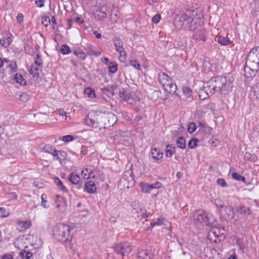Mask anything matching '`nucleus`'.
<instances>
[{"label":"nucleus","mask_w":259,"mask_h":259,"mask_svg":"<svg viewBox=\"0 0 259 259\" xmlns=\"http://www.w3.org/2000/svg\"><path fill=\"white\" fill-rule=\"evenodd\" d=\"M162 187V184L160 182H157L155 183L150 184L151 190L153 189H159Z\"/></svg>","instance_id":"obj_54"},{"label":"nucleus","mask_w":259,"mask_h":259,"mask_svg":"<svg viewBox=\"0 0 259 259\" xmlns=\"http://www.w3.org/2000/svg\"><path fill=\"white\" fill-rule=\"evenodd\" d=\"M39 147L43 151L51 154L52 156L56 150V148L52 145L47 144L44 143H41Z\"/></svg>","instance_id":"obj_15"},{"label":"nucleus","mask_w":259,"mask_h":259,"mask_svg":"<svg viewBox=\"0 0 259 259\" xmlns=\"http://www.w3.org/2000/svg\"><path fill=\"white\" fill-rule=\"evenodd\" d=\"M112 41L115 46L116 51L120 54L119 60L124 62L126 60V52L123 48V42L118 37H114Z\"/></svg>","instance_id":"obj_5"},{"label":"nucleus","mask_w":259,"mask_h":259,"mask_svg":"<svg viewBox=\"0 0 259 259\" xmlns=\"http://www.w3.org/2000/svg\"><path fill=\"white\" fill-rule=\"evenodd\" d=\"M203 88L208 96L217 92L226 95L230 90V84L227 83L226 78L222 76L211 77L204 84Z\"/></svg>","instance_id":"obj_2"},{"label":"nucleus","mask_w":259,"mask_h":259,"mask_svg":"<svg viewBox=\"0 0 259 259\" xmlns=\"http://www.w3.org/2000/svg\"><path fill=\"white\" fill-rule=\"evenodd\" d=\"M161 19V15L159 14H155L152 18L153 23L157 24Z\"/></svg>","instance_id":"obj_55"},{"label":"nucleus","mask_w":259,"mask_h":259,"mask_svg":"<svg viewBox=\"0 0 259 259\" xmlns=\"http://www.w3.org/2000/svg\"><path fill=\"white\" fill-rule=\"evenodd\" d=\"M34 64L37 66H42L43 61L41 59V55L39 54H37L34 57Z\"/></svg>","instance_id":"obj_44"},{"label":"nucleus","mask_w":259,"mask_h":259,"mask_svg":"<svg viewBox=\"0 0 259 259\" xmlns=\"http://www.w3.org/2000/svg\"><path fill=\"white\" fill-rule=\"evenodd\" d=\"M55 183L57 186L58 189L60 190L67 192H68V190L67 188L63 185L62 182L60 180L59 178L56 177L54 180Z\"/></svg>","instance_id":"obj_29"},{"label":"nucleus","mask_w":259,"mask_h":259,"mask_svg":"<svg viewBox=\"0 0 259 259\" xmlns=\"http://www.w3.org/2000/svg\"><path fill=\"white\" fill-rule=\"evenodd\" d=\"M130 65L138 69V70H141V65L136 60H132L129 62Z\"/></svg>","instance_id":"obj_50"},{"label":"nucleus","mask_w":259,"mask_h":259,"mask_svg":"<svg viewBox=\"0 0 259 259\" xmlns=\"http://www.w3.org/2000/svg\"><path fill=\"white\" fill-rule=\"evenodd\" d=\"M47 198V196L46 194L44 193L41 195V205L45 208H48L50 207V204H49V202H48Z\"/></svg>","instance_id":"obj_37"},{"label":"nucleus","mask_w":259,"mask_h":259,"mask_svg":"<svg viewBox=\"0 0 259 259\" xmlns=\"http://www.w3.org/2000/svg\"><path fill=\"white\" fill-rule=\"evenodd\" d=\"M198 125L202 128H205L206 127V123L204 121H199L198 123Z\"/></svg>","instance_id":"obj_61"},{"label":"nucleus","mask_w":259,"mask_h":259,"mask_svg":"<svg viewBox=\"0 0 259 259\" xmlns=\"http://www.w3.org/2000/svg\"><path fill=\"white\" fill-rule=\"evenodd\" d=\"M246 64L259 66V47L252 49L246 57Z\"/></svg>","instance_id":"obj_7"},{"label":"nucleus","mask_w":259,"mask_h":259,"mask_svg":"<svg viewBox=\"0 0 259 259\" xmlns=\"http://www.w3.org/2000/svg\"><path fill=\"white\" fill-rule=\"evenodd\" d=\"M140 186L141 189V191L144 193H150L151 189L150 184L145 182H141L140 184Z\"/></svg>","instance_id":"obj_35"},{"label":"nucleus","mask_w":259,"mask_h":259,"mask_svg":"<svg viewBox=\"0 0 259 259\" xmlns=\"http://www.w3.org/2000/svg\"><path fill=\"white\" fill-rule=\"evenodd\" d=\"M87 52L88 55L98 57L101 55V50L91 44L88 45L86 48Z\"/></svg>","instance_id":"obj_12"},{"label":"nucleus","mask_w":259,"mask_h":259,"mask_svg":"<svg viewBox=\"0 0 259 259\" xmlns=\"http://www.w3.org/2000/svg\"><path fill=\"white\" fill-rule=\"evenodd\" d=\"M256 156L254 154H251L248 152H246L244 154V159L245 160L249 161H254Z\"/></svg>","instance_id":"obj_45"},{"label":"nucleus","mask_w":259,"mask_h":259,"mask_svg":"<svg viewBox=\"0 0 259 259\" xmlns=\"http://www.w3.org/2000/svg\"><path fill=\"white\" fill-rule=\"evenodd\" d=\"M6 67L9 68L11 72H16L18 69V66L16 61H12L5 58Z\"/></svg>","instance_id":"obj_16"},{"label":"nucleus","mask_w":259,"mask_h":259,"mask_svg":"<svg viewBox=\"0 0 259 259\" xmlns=\"http://www.w3.org/2000/svg\"><path fill=\"white\" fill-rule=\"evenodd\" d=\"M194 221L199 224L211 226L215 222L216 219L212 213L199 210L194 215Z\"/></svg>","instance_id":"obj_4"},{"label":"nucleus","mask_w":259,"mask_h":259,"mask_svg":"<svg viewBox=\"0 0 259 259\" xmlns=\"http://www.w3.org/2000/svg\"><path fill=\"white\" fill-rule=\"evenodd\" d=\"M31 226L30 221H18L16 223V228L20 232H23L27 229H28Z\"/></svg>","instance_id":"obj_13"},{"label":"nucleus","mask_w":259,"mask_h":259,"mask_svg":"<svg viewBox=\"0 0 259 259\" xmlns=\"http://www.w3.org/2000/svg\"><path fill=\"white\" fill-rule=\"evenodd\" d=\"M70 227L64 224L56 225L53 229V236L59 242H66L71 239Z\"/></svg>","instance_id":"obj_3"},{"label":"nucleus","mask_w":259,"mask_h":259,"mask_svg":"<svg viewBox=\"0 0 259 259\" xmlns=\"http://www.w3.org/2000/svg\"><path fill=\"white\" fill-rule=\"evenodd\" d=\"M183 92L184 94L187 97H189L191 95L192 90L188 87H184L183 88Z\"/></svg>","instance_id":"obj_53"},{"label":"nucleus","mask_w":259,"mask_h":259,"mask_svg":"<svg viewBox=\"0 0 259 259\" xmlns=\"http://www.w3.org/2000/svg\"><path fill=\"white\" fill-rule=\"evenodd\" d=\"M84 124L87 125L97 128L99 127V123L97 121V116L95 113L90 112L85 117L84 120Z\"/></svg>","instance_id":"obj_8"},{"label":"nucleus","mask_w":259,"mask_h":259,"mask_svg":"<svg viewBox=\"0 0 259 259\" xmlns=\"http://www.w3.org/2000/svg\"><path fill=\"white\" fill-rule=\"evenodd\" d=\"M119 17L118 10L117 9L112 10L111 14V19L112 20L116 22L117 21Z\"/></svg>","instance_id":"obj_46"},{"label":"nucleus","mask_w":259,"mask_h":259,"mask_svg":"<svg viewBox=\"0 0 259 259\" xmlns=\"http://www.w3.org/2000/svg\"><path fill=\"white\" fill-rule=\"evenodd\" d=\"M197 128V126L196 124L193 122H191L189 123L188 127H187V131L189 133H194Z\"/></svg>","instance_id":"obj_48"},{"label":"nucleus","mask_w":259,"mask_h":259,"mask_svg":"<svg viewBox=\"0 0 259 259\" xmlns=\"http://www.w3.org/2000/svg\"><path fill=\"white\" fill-rule=\"evenodd\" d=\"M163 219L162 218H159L157 219L156 221L152 222L150 224V225L153 227L155 226H160L163 224Z\"/></svg>","instance_id":"obj_51"},{"label":"nucleus","mask_w":259,"mask_h":259,"mask_svg":"<svg viewBox=\"0 0 259 259\" xmlns=\"http://www.w3.org/2000/svg\"><path fill=\"white\" fill-rule=\"evenodd\" d=\"M40 66H35L34 65H32L30 66V69L29 70L30 74H31L33 77H38L39 76V71L40 70ZM41 67L42 66H40Z\"/></svg>","instance_id":"obj_26"},{"label":"nucleus","mask_w":259,"mask_h":259,"mask_svg":"<svg viewBox=\"0 0 259 259\" xmlns=\"http://www.w3.org/2000/svg\"><path fill=\"white\" fill-rule=\"evenodd\" d=\"M107 16V13L105 12L99 11H97L95 15V17L99 20H102Z\"/></svg>","instance_id":"obj_42"},{"label":"nucleus","mask_w":259,"mask_h":259,"mask_svg":"<svg viewBox=\"0 0 259 259\" xmlns=\"http://www.w3.org/2000/svg\"><path fill=\"white\" fill-rule=\"evenodd\" d=\"M55 202L56 204V207L58 208H60V207H62L65 204V201L64 198L59 195H57L56 196V199L55 200Z\"/></svg>","instance_id":"obj_27"},{"label":"nucleus","mask_w":259,"mask_h":259,"mask_svg":"<svg viewBox=\"0 0 259 259\" xmlns=\"http://www.w3.org/2000/svg\"><path fill=\"white\" fill-rule=\"evenodd\" d=\"M197 15V11L196 10H186L180 17L179 25L190 31L196 30L192 36L193 39L205 41L206 40V37L204 34V30L201 28L197 29L196 23L194 21Z\"/></svg>","instance_id":"obj_1"},{"label":"nucleus","mask_w":259,"mask_h":259,"mask_svg":"<svg viewBox=\"0 0 259 259\" xmlns=\"http://www.w3.org/2000/svg\"><path fill=\"white\" fill-rule=\"evenodd\" d=\"M132 206L135 209H136L139 206V202L138 201H135L133 202Z\"/></svg>","instance_id":"obj_62"},{"label":"nucleus","mask_w":259,"mask_h":259,"mask_svg":"<svg viewBox=\"0 0 259 259\" xmlns=\"http://www.w3.org/2000/svg\"><path fill=\"white\" fill-rule=\"evenodd\" d=\"M113 249L117 254L121 256L127 255L132 250L131 246L127 242L115 244L113 246Z\"/></svg>","instance_id":"obj_6"},{"label":"nucleus","mask_w":259,"mask_h":259,"mask_svg":"<svg viewBox=\"0 0 259 259\" xmlns=\"http://www.w3.org/2000/svg\"><path fill=\"white\" fill-rule=\"evenodd\" d=\"M59 113L60 115L62 116H66L67 114V113L63 109H60L59 110Z\"/></svg>","instance_id":"obj_64"},{"label":"nucleus","mask_w":259,"mask_h":259,"mask_svg":"<svg viewBox=\"0 0 259 259\" xmlns=\"http://www.w3.org/2000/svg\"><path fill=\"white\" fill-rule=\"evenodd\" d=\"M244 74L246 77H253L255 76L259 70V66L252 65H247L245 63L244 66Z\"/></svg>","instance_id":"obj_9"},{"label":"nucleus","mask_w":259,"mask_h":259,"mask_svg":"<svg viewBox=\"0 0 259 259\" xmlns=\"http://www.w3.org/2000/svg\"><path fill=\"white\" fill-rule=\"evenodd\" d=\"M12 41V40L10 37L3 38V47L5 48L8 47L11 44Z\"/></svg>","instance_id":"obj_49"},{"label":"nucleus","mask_w":259,"mask_h":259,"mask_svg":"<svg viewBox=\"0 0 259 259\" xmlns=\"http://www.w3.org/2000/svg\"><path fill=\"white\" fill-rule=\"evenodd\" d=\"M74 139V138L73 137V136L72 135H66V136H64L63 137H60L59 138V140H62L63 142H64L65 143L71 142V141H73Z\"/></svg>","instance_id":"obj_43"},{"label":"nucleus","mask_w":259,"mask_h":259,"mask_svg":"<svg viewBox=\"0 0 259 259\" xmlns=\"http://www.w3.org/2000/svg\"><path fill=\"white\" fill-rule=\"evenodd\" d=\"M236 211L240 214H250V210L249 207L245 206L244 205L238 206L236 207Z\"/></svg>","instance_id":"obj_24"},{"label":"nucleus","mask_w":259,"mask_h":259,"mask_svg":"<svg viewBox=\"0 0 259 259\" xmlns=\"http://www.w3.org/2000/svg\"><path fill=\"white\" fill-rule=\"evenodd\" d=\"M151 156L156 160H159L163 157V153L158 149L154 148L151 149Z\"/></svg>","instance_id":"obj_21"},{"label":"nucleus","mask_w":259,"mask_h":259,"mask_svg":"<svg viewBox=\"0 0 259 259\" xmlns=\"http://www.w3.org/2000/svg\"><path fill=\"white\" fill-rule=\"evenodd\" d=\"M46 0H37L35 1V4L38 8H42L45 6V3Z\"/></svg>","instance_id":"obj_57"},{"label":"nucleus","mask_w":259,"mask_h":259,"mask_svg":"<svg viewBox=\"0 0 259 259\" xmlns=\"http://www.w3.org/2000/svg\"><path fill=\"white\" fill-rule=\"evenodd\" d=\"M198 140L196 139L192 138L188 142V147L190 149H194L197 145Z\"/></svg>","instance_id":"obj_47"},{"label":"nucleus","mask_w":259,"mask_h":259,"mask_svg":"<svg viewBox=\"0 0 259 259\" xmlns=\"http://www.w3.org/2000/svg\"><path fill=\"white\" fill-rule=\"evenodd\" d=\"M84 94L89 98H94L96 97L95 90L91 88H85L84 91Z\"/></svg>","instance_id":"obj_33"},{"label":"nucleus","mask_w":259,"mask_h":259,"mask_svg":"<svg viewBox=\"0 0 259 259\" xmlns=\"http://www.w3.org/2000/svg\"><path fill=\"white\" fill-rule=\"evenodd\" d=\"M223 235H220L217 233V230L215 229H212L210 231L208 234V238L210 240L211 242L214 243L220 242L222 240V238H223Z\"/></svg>","instance_id":"obj_11"},{"label":"nucleus","mask_w":259,"mask_h":259,"mask_svg":"<svg viewBox=\"0 0 259 259\" xmlns=\"http://www.w3.org/2000/svg\"><path fill=\"white\" fill-rule=\"evenodd\" d=\"M83 190L90 194L95 193L96 187L95 182L91 180L86 182L84 184Z\"/></svg>","instance_id":"obj_14"},{"label":"nucleus","mask_w":259,"mask_h":259,"mask_svg":"<svg viewBox=\"0 0 259 259\" xmlns=\"http://www.w3.org/2000/svg\"><path fill=\"white\" fill-rule=\"evenodd\" d=\"M164 90L169 94H174L177 90L176 84L171 82V80L163 87Z\"/></svg>","instance_id":"obj_18"},{"label":"nucleus","mask_w":259,"mask_h":259,"mask_svg":"<svg viewBox=\"0 0 259 259\" xmlns=\"http://www.w3.org/2000/svg\"><path fill=\"white\" fill-rule=\"evenodd\" d=\"M68 180L77 189H80L82 187V184L80 183V178L78 175L71 173L69 176Z\"/></svg>","instance_id":"obj_10"},{"label":"nucleus","mask_w":259,"mask_h":259,"mask_svg":"<svg viewBox=\"0 0 259 259\" xmlns=\"http://www.w3.org/2000/svg\"><path fill=\"white\" fill-rule=\"evenodd\" d=\"M19 100L23 102L27 101L29 99V96L26 93H23L19 96Z\"/></svg>","instance_id":"obj_52"},{"label":"nucleus","mask_w":259,"mask_h":259,"mask_svg":"<svg viewBox=\"0 0 259 259\" xmlns=\"http://www.w3.org/2000/svg\"><path fill=\"white\" fill-rule=\"evenodd\" d=\"M176 143L177 147L180 149H184L186 148V140L183 137H178L176 141Z\"/></svg>","instance_id":"obj_31"},{"label":"nucleus","mask_w":259,"mask_h":259,"mask_svg":"<svg viewBox=\"0 0 259 259\" xmlns=\"http://www.w3.org/2000/svg\"><path fill=\"white\" fill-rule=\"evenodd\" d=\"M158 79L159 82L164 87L170 81V78L165 73L160 72L158 74Z\"/></svg>","instance_id":"obj_17"},{"label":"nucleus","mask_w":259,"mask_h":259,"mask_svg":"<svg viewBox=\"0 0 259 259\" xmlns=\"http://www.w3.org/2000/svg\"><path fill=\"white\" fill-rule=\"evenodd\" d=\"M54 157H56L57 160L59 161L65 160L67 156V153L63 150H55L54 154H53Z\"/></svg>","instance_id":"obj_20"},{"label":"nucleus","mask_w":259,"mask_h":259,"mask_svg":"<svg viewBox=\"0 0 259 259\" xmlns=\"http://www.w3.org/2000/svg\"><path fill=\"white\" fill-rule=\"evenodd\" d=\"M16 19H17V22L19 24H21L23 21L24 16L22 13H19L18 14Z\"/></svg>","instance_id":"obj_59"},{"label":"nucleus","mask_w":259,"mask_h":259,"mask_svg":"<svg viewBox=\"0 0 259 259\" xmlns=\"http://www.w3.org/2000/svg\"><path fill=\"white\" fill-rule=\"evenodd\" d=\"M176 152V147L172 144H168L166 146L165 153L166 157H170Z\"/></svg>","instance_id":"obj_23"},{"label":"nucleus","mask_w":259,"mask_h":259,"mask_svg":"<svg viewBox=\"0 0 259 259\" xmlns=\"http://www.w3.org/2000/svg\"><path fill=\"white\" fill-rule=\"evenodd\" d=\"M7 215V212L4 208H0V217H6Z\"/></svg>","instance_id":"obj_60"},{"label":"nucleus","mask_w":259,"mask_h":259,"mask_svg":"<svg viewBox=\"0 0 259 259\" xmlns=\"http://www.w3.org/2000/svg\"><path fill=\"white\" fill-rule=\"evenodd\" d=\"M88 152L87 147L85 146H82V148L81 150V153L82 155H85Z\"/></svg>","instance_id":"obj_63"},{"label":"nucleus","mask_w":259,"mask_h":259,"mask_svg":"<svg viewBox=\"0 0 259 259\" xmlns=\"http://www.w3.org/2000/svg\"><path fill=\"white\" fill-rule=\"evenodd\" d=\"M60 52L63 55H68L71 53V50L67 45H63L61 47Z\"/></svg>","instance_id":"obj_36"},{"label":"nucleus","mask_w":259,"mask_h":259,"mask_svg":"<svg viewBox=\"0 0 259 259\" xmlns=\"http://www.w3.org/2000/svg\"><path fill=\"white\" fill-rule=\"evenodd\" d=\"M51 23V20L49 17L45 16L42 18V23L47 27L48 26V24Z\"/></svg>","instance_id":"obj_56"},{"label":"nucleus","mask_w":259,"mask_h":259,"mask_svg":"<svg viewBox=\"0 0 259 259\" xmlns=\"http://www.w3.org/2000/svg\"><path fill=\"white\" fill-rule=\"evenodd\" d=\"M215 40L219 44L223 46H227L230 44L231 40L229 38L226 37H223L220 35H217L215 37Z\"/></svg>","instance_id":"obj_22"},{"label":"nucleus","mask_w":259,"mask_h":259,"mask_svg":"<svg viewBox=\"0 0 259 259\" xmlns=\"http://www.w3.org/2000/svg\"><path fill=\"white\" fill-rule=\"evenodd\" d=\"M92 174H93L92 170L88 168H83L81 172V175L83 179H89L92 177ZM94 176H92L93 178Z\"/></svg>","instance_id":"obj_28"},{"label":"nucleus","mask_w":259,"mask_h":259,"mask_svg":"<svg viewBox=\"0 0 259 259\" xmlns=\"http://www.w3.org/2000/svg\"><path fill=\"white\" fill-rule=\"evenodd\" d=\"M118 64L115 62H110L108 64V72L115 73L117 71Z\"/></svg>","instance_id":"obj_34"},{"label":"nucleus","mask_w":259,"mask_h":259,"mask_svg":"<svg viewBox=\"0 0 259 259\" xmlns=\"http://www.w3.org/2000/svg\"><path fill=\"white\" fill-rule=\"evenodd\" d=\"M252 93L255 98L259 100V82L252 87Z\"/></svg>","instance_id":"obj_39"},{"label":"nucleus","mask_w":259,"mask_h":259,"mask_svg":"<svg viewBox=\"0 0 259 259\" xmlns=\"http://www.w3.org/2000/svg\"><path fill=\"white\" fill-rule=\"evenodd\" d=\"M14 79L16 81V82L19 83L20 84L22 85L26 84V80L23 78V76L20 73H16L14 76Z\"/></svg>","instance_id":"obj_30"},{"label":"nucleus","mask_w":259,"mask_h":259,"mask_svg":"<svg viewBox=\"0 0 259 259\" xmlns=\"http://www.w3.org/2000/svg\"><path fill=\"white\" fill-rule=\"evenodd\" d=\"M235 244L239 247V249L243 253L245 247L242 240L239 238H235Z\"/></svg>","instance_id":"obj_38"},{"label":"nucleus","mask_w":259,"mask_h":259,"mask_svg":"<svg viewBox=\"0 0 259 259\" xmlns=\"http://www.w3.org/2000/svg\"><path fill=\"white\" fill-rule=\"evenodd\" d=\"M232 178L238 181L245 182V178L244 177L239 175V174L234 172L232 174Z\"/></svg>","instance_id":"obj_41"},{"label":"nucleus","mask_w":259,"mask_h":259,"mask_svg":"<svg viewBox=\"0 0 259 259\" xmlns=\"http://www.w3.org/2000/svg\"><path fill=\"white\" fill-rule=\"evenodd\" d=\"M119 95L121 100H123L130 104H133L132 100L131 98L130 94L127 91L124 90L120 91Z\"/></svg>","instance_id":"obj_19"},{"label":"nucleus","mask_w":259,"mask_h":259,"mask_svg":"<svg viewBox=\"0 0 259 259\" xmlns=\"http://www.w3.org/2000/svg\"><path fill=\"white\" fill-rule=\"evenodd\" d=\"M20 255L22 259H32V252L24 250L20 252Z\"/></svg>","instance_id":"obj_40"},{"label":"nucleus","mask_w":259,"mask_h":259,"mask_svg":"<svg viewBox=\"0 0 259 259\" xmlns=\"http://www.w3.org/2000/svg\"><path fill=\"white\" fill-rule=\"evenodd\" d=\"M217 184L221 187H224L227 186L224 179L219 178L217 180Z\"/></svg>","instance_id":"obj_58"},{"label":"nucleus","mask_w":259,"mask_h":259,"mask_svg":"<svg viewBox=\"0 0 259 259\" xmlns=\"http://www.w3.org/2000/svg\"><path fill=\"white\" fill-rule=\"evenodd\" d=\"M140 259H153V255L147 250H142L138 253Z\"/></svg>","instance_id":"obj_25"},{"label":"nucleus","mask_w":259,"mask_h":259,"mask_svg":"<svg viewBox=\"0 0 259 259\" xmlns=\"http://www.w3.org/2000/svg\"><path fill=\"white\" fill-rule=\"evenodd\" d=\"M73 53L78 58L82 60H84L86 58V54L80 49L74 50Z\"/></svg>","instance_id":"obj_32"}]
</instances>
